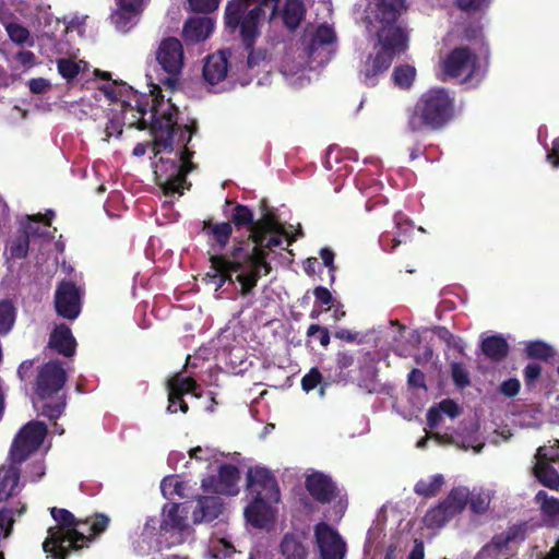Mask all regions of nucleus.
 I'll list each match as a JSON object with an SVG mask.
<instances>
[{
	"mask_svg": "<svg viewBox=\"0 0 559 559\" xmlns=\"http://www.w3.org/2000/svg\"><path fill=\"white\" fill-rule=\"evenodd\" d=\"M250 240L235 239L231 249L225 253H214L210 255L211 267L214 270L213 280L216 289L221 288L226 282L240 284L241 296L250 295L262 275L266 276L272 271L267 262V250H273L282 245V238L273 235L258 248L257 243L250 247Z\"/></svg>",
	"mask_w": 559,
	"mask_h": 559,
	"instance_id": "obj_1",
	"label": "nucleus"
},
{
	"mask_svg": "<svg viewBox=\"0 0 559 559\" xmlns=\"http://www.w3.org/2000/svg\"><path fill=\"white\" fill-rule=\"evenodd\" d=\"M405 8V0H377L376 19L382 24L377 32L380 49L369 55L360 70V78L368 87L378 84V76L384 73L394 58L407 49V34L396 25Z\"/></svg>",
	"mask_w": 559,
	"mask_h": 559,
	"instance_id": "obj_2",
	"label": "nucleus"
},
{
	"mask_svg": "<svg viewBox=\"0 0 559 559\" xmlns=\"http://www.w3.org/2000/svg\"><path fill=\"white\" fill-rule=\"evenodd\" d=\"M50 514L57 524L48 528L43 549L53 559H68L72 552L87 547L93 538L107 530L110 521L103 513L76 519L69 510L57 507L50 508Z\"/></svg>",
	"mask_w": 559,
	"mask_h": 559,
	"instance_id": "obj_3",
	"label": "nucleus"
},
{
	"mask_svg": "<svg viewBox=\"0 0 559 559\" xmlns=\"http://www.w3.org/2000/svg\"><path fill=\"white\" fill-rule=\"evenodd\" d=\"M455 117V98L444 87L424 92L407 112L406 128L412 133L439 132Z\"/></svg>",
	"mask_w": 559,
	"mask_h": 559,
	"instance_id": "obj_4",
	"label": "nucleus"
},
{
	"mask_svg": "<svg viewBox=\"0 0 559 559\" xmlns=\"http://www.w3.org/2000/svg\"><path fill=\"white\" fill-rule=\"evenodd\" d=\"M67 380L68 374L58 360H50L38 368L32 396L38 416L56 421L63 415L68 403Z\"/></svg>",
	"mask_w": 559,
	"mask_h": 559,
	"instance_id": "obj_5",
	"label": "nucleus"
},
{
	"mask_svg": "<svg viewBox=\"0 0 559 559\" xmlns=\"http://www.w3.org/2000/svg\"><path fill=\"white\" fill-rule=\"evenodd\" d=\"M151 134L155 153L162 151L174 152L175 146H181V151L189 147V143L198 132V122L192 119L190 123L180 126L177 122L178 109L170 100L165 102L164 97L159 103L158 98L150 107Z\"/></svg>",
	"mask_w": 559,
	"mask_h": 559,
	"instance_id": "obj_6",
	"label": "nucleus"
},
{
	"mask_svg": "<svg viewBox=\"0 0 559 559\" xmlns=\"http://www.w3.org/2000/svg\"><path fill=\"white\" fill-rule=\"evenodd\" d=\"M265 17L261 5H254L250 9V0H230L228 1L224 22L230 33L238 32L245 49L248 51L247 66L252 69L265 58L262 50L254 51L253 47L261 34V22Z\"/></svg>",
	"mask_w": 559,
	"mask_h": 559,
	"instance_id": "obj_7",
	"label": "nucleus"
},
{
	"mask_svg": "<svg viewBox=\"0 0 559 559\" xmlns=\"http://www.w3.org/2000/svg\"><path fill=\"white\" fill-rule=\"evenodd\" d=\"M194 154L193 150L186 148L180 151L179 160L160 157L155 164V182L166 195L182 194L185 186L187 189L190 188L191 183L187 181V176L197 168L192 162Z\"/></svg>",
	"mask_w": 559,
	"mask_h": 559,
	"instance_id": "obj_8",
	"label": "nucleus"
},
{
	"mask_svg": "<svg viewBox=\"0 0 559 559\" xmlns=\"http://www.w3.org/2000/svg\"><path fill=\"white\" fill-rule=\"evenodd\" d=\"M117 83H108L102 87L104 94L111 102L120 104V116L123 120V123L129 128H136L138 130H151V122H148L144 117L147 114L148 106L151 107L154 104V99L158 98L162 100V91L159 86H154L151 91V95H136L133 94L134 105H132L131 100L120 99L116 92Z\"/></svg>",
	"mask_w": 559,
	"mask_h": 559,
	"instance_id": "obj_9",
	"label": "nucleus"
},
{
	"mask_svg": "<svg viewBox=\"0 0 559 559\" xmlns=\"http://www.w3.org/2000/svg\"><path fill=\"white\" fill-rule=\"evenodd\" d=\"M527 522H519L499 534H495L491 539L481 547L477 554V559H510L518 555L520 546L527 536Z\"/></svg>",
	"mask_w": 559,
	"mask_h": 559,
	"instance_id": "obj_10",
	"label": "nucleus"
},
{
	"mask_svg": "<svg viewBox=\"0 0 559 559\" xmlns=\"http://www.w3.org/2000/svg\"><path fill=\"white\" fill-rule=\"evenodd\" d=\"M155 58L166 73L160 79V84L174 91L178 86L185 61L181 41L173 36L163 38L155 51Z\"/></svg>",
	"mask_w": 559,
	"mask_h": 559,
	"instance_id": "obj_11",
	"label": "nucleus"
},
{
	"mask_svg": "<svg viewBox=\"0 0 559 559\" xmlns=\"http://www.w3.org/2000/svg\"><path fill=\"white\" fill-rule=\"evenodd\" d=\"M48 432L47 425L39 420L27 423L14 438L10 457L14 463H22L27 456L38 450Z\"/></svg>",
	"mask_w": 559,
	"mask_h": 559,
	"instance_id": "obj_12",
	"label": "nucleus"
},
{
	"mask_svg": "<svg viewBox=\"0 0 559 559\" xmlns=\"http://www.w3.org/2000/svg\"><path fill=\"white\" fill-rule=\"evenodd\" d=\"M467 504V489L453 488L438 506L427 511L424 523L428 528H440L454 515L461 513Z\"/></svg>",
	"mask_w": 559,
	"mask_h": 559,
	"instance_id": "obj_13",
	"label": "nucleus"
},
{
	"mask_svg": "<svg viewBox=\"0 0 559 559\" xmlns=\"http://www.w3.org/2000/svg\"><path fill=\"white\" fill-rule=\"evenodd\" d=\"M478 57L468 47H455L442 62L444 75L464 80L472 79L477 68Z\"/></svg>",
	"mask_w": 559,
	"mask_h": 559,
	"instance_id": "obj_14",
	"label": "nucleus"
},
{
	"mask_svg": "<svg viewBox=\"0 0 559 559\" xmlns=\"http://www.w3.org/2000/svg\"><path fill=\"white\" fill-rule=\"evenodd\" d=\"M314 538L321 559H344L347 552L346 542L341 534L325 522L314 526Z\"/></svg>",
	"mask_w": 559,
	"mask_h": 559,
	"instance_id": "obj_15",
	"label": "nucleus"
},
{
	"mask_svg": "<svg viewBox=\"0 0 559 559\" xmlns=\"http://www.w3.org/2000/svg\"><path fill=\"white\" fill-rule=\"evenodd\" d=\"M247 487L257 498H266L271 502H280L281 492L273 473L265 467H250L247 473Z\"/></svg>",
	"mask_w": 559,
	"mask_h": 559,
	"instance_id": "obj_16",
	"label": "nucleus"
},
{
	"mask_svg": "<svg viewBox=\"0 0 559 559\" xmlns=\"http://www.w3.org/2000/svg\"><path fill=\"white\" fill-rule=\"evenodd\" d=\"M55 309L58 316L74 320L81 312V296L78 286L71 281H61L55 292Z\"/></svg>",
	"mask_w": 559,
	"mask_h": 559,
	"instance_id": "obj_17",
	"label": "nucleus"
},
{
	"mask_svg": "<svg viewBox=\"0 0 559 559\" xmlns=\"http://www.w3.org/2000/svg\"><path fill=\"white\" fill-rule=\"evenodd\" d=\"M239 469L233 464H222L216 476L211 475L202 480V488L206 492L234 496L238 493Z\"/></svg>",
	"mask_w": 559,
	"mask_h": 559,
	"instance_id": "obj_18",
	"label": "nucleus"
},
{
	"mask_svg": "<svg viewBox=\"0 0 559 559\" xmlns=\"http://www.w3.org/2000/svg\"><path fill=\"white\" fill-rule=\"evenodd\" d=\"M305 488L310 497L320 504L331 503L340 493L333 479L322 472H313L307 475Z\"/></svg>",
	"mask_w": 559,
	"mask_h": 559,
	"instance_id": "obj_19",
	"label": "nucleus"
},
{
	"mask_svg": "<svg viewBox=\"0 0 559 559\" xmlns=\"http://www.w3.org/2000/svg\"><path fill=\"white\" fill-rule=\"evenodd\" d=\"M229 49L218 50L206 57L202 74L205 82L215 85L226 79L229 68Z\"/></svg>",
	"mask_w": 559,
	"mask_h": 559,
	"instance_id": "obj_20",
	"label": "nucleus"
},
{
	"mask_svg": "<svg viewBox=\"0 0 559 559\" xmlns=\"http://www.w3.org/2000/svg\"><path fill=\"white\" fill-rule=\"evenodd\" d=\"M394 229L395 231L385 230L379 238L381 248L386 252H393L413 231V224L401 213H395Z\"/></svg>",
	"mask_w": 559,
	"mask_h": 559,
	"instance_id": "obj_21",
	"label": "nucleus"
},
{
	"mask_svg": "<svg viewBox=\"0 0 559 559\" xmlns=\"http://www.w3.org/2000/svg\"><path fill=\"white\" fill-rule=\"evenodd\" d=\"M272 503L266 498L253 497V500L245 510L247 521L257 528L267 527L274 521Z\"/></svg>",
	"mask_w": 559,
	"mask_h": 559,
	"instance_id": "obj_22",
	"label": "nucleus"
},
{
	"mask_svg": "<svg viewBox=\"0 0 559 559\" xmlns=\"http://www.w3.org/2000/svg\"><path fill=\"white\" fill-rule=\"evenodd\" d=\"M202 231L207 236V242L214 251H222L228 245L233 225L230 222L215 223L212 219L203 222Z\"/></svg>",
	"mask_w": 559,
	"mask_h": 559,
	"instance_id": "obj_23",
	"label": "nucleus"
},
{
	"mask_svg": "<svg viewBox=\"0 0 559 559\" xmlns=\"http://www.w3.org/2000/svg\"><path fill=\"white\" fill-rule=\"evenodd\" d=\"M200 385L191 377H182L180 374L174 376L167 381L168 391V406L167 412L175 414L177 413L176 400L180 396H185L188 393L197 395V390Z\"/></svg>",
	"mask_w": 559,
	"mask_h": 559,
	"instance_id": "obj_24",
	"label": "nucleus"
},
{
	"mask_svg": "<svg viewBox=\"0 0 559 559\" xmlns=\"http://www.w3.org/2000/svg\"><path fill=\"white\" fill-rule=\"evenodd\" d=\"M48 347L59 355L72 357L76 350V341L71 329L64 323L57 325L50 333Z\"/></svg>",
	"mask_w": 559,
	"mask_h": 559,
	"instance_id": "obj_25",
	"label": "nucleus"
},
{
	"mask_svg": "<svg viewBox=\"0 0 559 559\" xmlns=\"http://www.w3.org/2000/svg\"><path fill=\"white\" fill-rule=\"evenodd\" d=\"M213 29L212 19L207 16L192 17L185 23L182 35L187 41L199 43L205 40Z\"/></svg>",
	"mask_w": 559,
	"mask_h": 559,
	"instance_id": "obj_26",
	"label": "nucleus"
},
{
	"mask_svg": "<svg viewBox=\"0 0 559 559\" xmlns=\"http://www.w3.org/2000/svg\"><path fill=\"white\" fill-rule=\"evenodd\" d=\"M307 8L304 0H285L282 9V20L285 28L295 33L306 19Z\"/></svg>",
	"mask_w": 559,
	"mask_h": 559,
	"instance_id": "obj_27",
	"label": "nucleus"
},
{
	"mask_svg": "<svg viewBox=\"0 0 559 559\" xmlns=\"http://www.w3.org/2000/svg\"><path fill=\"white\" fill-rule=\"evenodd\" d=\"M278 233H282V226L278 223L277 216L273 212L266 211L260 219L255 221V228L249 234L248 240L257 243L258 248H260L267 234Z\"/></svg>",
	"mask_w": 559,
	"mask_h": 559,
	"instance_id": "obj_28",
	"label": "nucleus"
},
{
	"mask_svg": "<svg viewBox=\"0 0 559 559\" xmlns=\"http://www.w3.org/2000/svg\"><path fill=\"white\" fill-rule=\"evenodd\" d=\"M223 511V501L215 496H200L198 507L193 511L194 522H212L217 519Z\"/></svg>",
	"mask_w": 559,
	"mask_h": 559,
	"instance_id": "obj_29",
	"label": "nucleus"
},
{
	"mask_svg": "<svg viewBox=\"0 0 559 559\" xmlns=\"http://www.w3.org/2000/svg\"><path fill=\"white\" fill-rule=\"evenodd\" d=\"M509 344L502 335H491L483 340L481 352L492 361H502L509 354Z\"/></svg>",
	"mask_w": 559,
	"mask_h": 559,
	"instance_id": "obj_30",
	"label": "nucleus"
},
{
	"mask_svg": "<svg viewBox=\"0 0 559 559\" xmlns=\"http://www.w3.org/2000/svg\"><path fill=\"white\" fill-rule=\"evenodd\" d=\"M20 481V468L10 465L0 471V502L8 500L17 493Z\"/></svg>",
	"mask_w": 559,
	"mask_h": 559,
	"instance_id": "obj_31",
	"label": "nucleus"
},
{
	"mask_svg": "<svg viewBox=\"0 0 559 559\" xmlns=\"http://www.w3.org/2000/svg\"><path fill=\"white\" fill-rule=\"evenodd\" d=\"M179 508L180 506L178 503L170 506L165 519L160 523V530L163 532H178L183 534L189 531L190 527L187 523V518L179 514Z\"/></svg>",
	"mask_w": 559,
	"mask_h": 559,
	"instance_id": "obj_32",
	"label": "nucleus"
},
{
	"mask_svg": "<svg viewBox=\"0 0 559 559\" xmlns=\"http://www.w3.org/2000/svg\"><path fill=\"white\" fill-rule=\"evenodd\" d=\"M280 548L285 559H306L308 555L302 542L295 534H285Z\"/></svg>",
	"mask_w": 559,
	"mask_h": 559,
	"instance_id": "obj_33",
	"label": "nucleus"
},
{
	"mask_svg": "<svg viewBox=\"0 0 559 559\" xmlns=\"http://www.w3.org/2000/svg\"><path fill=\"white\" fill-rule=\"evenodd\" d=\"M141 12L136 9L127 11L123 9V4H117V10L111 14L110 20L119 32L126 33L133 27L135 19Z\"/></svg>",
	"mask_w": 559,
	"mask_h": 559,
	"instance_id": "obj_34",
	"label": "nucleus"
},
{
	"mask_svg": "<svg viewBox=\"0 0 559 559\" xmlns=\"http://www.w3.org/2000/svg\"><path fill=\"white\" fill-rule=\"evenodd\" d=\"M36 230L29 225L22 233H20L10 243L8 250L12 259H24L29 250V234H35Z\"/></svg>",
	"mask_w": 559,
	"mask_h": 559,
	"instance_id": "obj_35",
	"label": "nucleus"
},
{
	"mask_svg": "<svg viewBox=\"0 0 559 559\" xmlns=\"http://www.w3.org/2000/svg\"><path fill=\"white\" fill-rule=\"evenodd\" d=\"M230 223L237 229L247 228L249 234L255 228V219L251 209L243 204H236L230 216Z\"/></svg>",
	"mask_w": 559,
	"mask_h": 559,
	"instance_id": "obj_36",
	"label": "nucleus"
},
{
	"mask_svg": "<svg viewBox=\"0 0 559 559\" xmlns=\"http://www.w3.org/2000/svg\"><path fill=\"white\" fill-rule=\"evenodd\" d=\"M444 484V478L441 474H437L431 476L429 479H420L414 486V491L416 495L424 498H432L436 497L441 487Z\"/></svg>",
	"mask_w": 559,
	"mask_h": 559,
	"instance_id": "obj_37",
	"label": "nucleus"
},
{
	"mask_svg": "<svg viewBox=\"0 0 559 559\" xmlns=\"http://www.w3.org/2000/svg\"><path fill=\"white\" fill-rule=\"evenodd\" d=\"M535 475L537 479L550 489L559 488V475L556 469L547 462L539 460L535 467Z\"/></svg>",
	"mask_w": 559,
	"mask_h": 559,
	"instance_id": "obj_38",
	"label": "nucleus"
},
{
	"mask_svg": "<svg viewBox=\"0 0 559 559\" xmlns=\"http://www.w3.org/2000/svg\"><path fill=\"white\" fill-rule=\"evenodd\" d=\"M416 69L411 64H402L394 68L392 80L401 90H409L416 79Z\"/></svg>",
	"mask_w": 559,
	"mask_h": 559,
	"instance_id": "obj_39",
	"label": "nucleus"
},
{
	"mask_svg": "<svg viewBox=\"0 0 559 559\" xmlns=\"http://www.w3.org/2000/svg\"><path fill=\"white\" fill-rule=\"evenodd\" d=\"M336 40V35L332 26L322 24L316 29L309 49L312 53L316 49L333 44Z\"/></svg>",
	"mask_w": 559,
	"mask_h": 559,
	"instance_id": "obj_40",
	"label": "nucleus"
},
{
	"mask_svg": "<svg viewBox=\"0 0 559 559\" xmlns=\"http://www.w3.org/2000/svg\"><path fill=\"white\" fill-rule=\"evenodd\" d=\"M16 309L11 300L0 301V335H7L15 322Z\"/></svg>",
	"mask_w": 559,
	"mask_h": 559,
	"instance_id": "obj_41",
	"label": "nucleus"
},
{
	"mask_svg": "<svg viewBox=\"0 0 559 559\" xmlns=\"http://www.w3.org/2000/svg\"><path fill=\"white\" fill-rule=\"evenodd\" d=\"M536 501L540 503L544 515L551 520H559V499L549 497L546 491L540 490L536 493Z\"/></svg>",
	"mask_w": 559,
	"mask_h": 559,
	"instance_id": "obj_42",
	"label": "nucleus"
},
{
	"mask_svg": "<svg viewBox=\"0 0 559 559\" xmlns=\"http://www.w3.org/2000/svg\"><path fill=\"white\" fill-rule=\"evenodd\" d=\"M525 353L530 358L544 361L549 360L555 355L552 347L543 341H532L527 343Z\"/></svg>",
	"mask_w": 559,
	"mask_h": 559,
	"instance_id": "obj_43",
	"label": "nucleus"
},
{
	"mask_svg": "<svg viewBox=\"0 0 559 559\" xmlns=\"http://www.w3.org/2000/svg\"><path fill=\"white\" fill-rule=\"evenodd\" d=\"M323 378L318 368L313 367L310 369L308 373H306L301 379V388L305 392H310L320 385V395L324 396V390L328 386V383L322 382Z\"/></svg>",
	"mask_w": 559,
	"mask_h": 559,
	"instance_id": "obj_44",
	"label": "nucleus"
},
{
	"mask_svg": "<svg viewBox=\"0 0 559 559\" xmlns=\"http://www.w3.org/2000/svg\"><path fill=\"white\" fill-rule=\"evenodd\" d=\"M450 369L453 383L456 388L464 389L471 385L469 373L461 362H451Z\"/></svg>",
	"mask_w": 559,
	"mask_h": 559,
	"instance_id": "obj_45",
	"label": "nucleus"
},
{
	"mask_svg": "<svg viewBox=\"0 0 559 559\" xmlns=\"http://www.w3.org/2000/svg\"><path fill=\"white\" fill-rule=\"evenodd\" d=\"M14 524V512L9 508L0 510V539L10 536ZM0 559H4V554L0 551Z\"/></svg>",
	"mask_w": 559,
	"mask_h": 559,
	"instance_id": "obj_46",
	"label": "nucleus"
},
{
	"mask_svg": "<svg viewBox=\"0 0 559 559\" xmlns=\"http://www.w3.org/2000/svg\"><path fill=\"white\" fill-rule=\"evenodd\" d=\"M4 29L9 38L17 45H24L31 36L29 31L25 26L14 21L8 24Z\"/></svg>",
	"mask_w": 559,
	"mask_h": 559,
	"instance_id": "obj_47",
	"label": "nucleus"
},
{
	"mask_svg": "<svg viewBox=\"0 0 559 559\" xmlns=\"http://www.w3.org/2000/svg\"><path fill=\"white\" fill-rule=\"evenodd\" d=\"M467 503L475 514H484L489 508L490 498L483 493H472L469 496L467 492Z\"/></svg>",
	"mask_w": 559,
	"mask_h": 559,
	"instance_id": "obj_48",
	"label": "nucleus"
},
{
	"mask_svg": "<svg viewBox=\"0 0 559 559\" xmlns=\"http://www.w3.org/2000/svg\"><path fill=\"white\" fill-rule=\"evenodd\" d=\"M59 74L67 80H73L80 73L79 64L72 59L62 58L57 61Z\"/></svg>",
	"mask_w": 559,
	"mask_h": 559,
	"instance_id": "obj_49",
	"label": "nucleus"
},
{
	"mask_svg": "<svg viewBox=\"0 0 559 559\" xmlns=\"http://www.w3.org/2000/svg\"><path fill=\"white\" fill-rule=\"evenodd\" d=\"M191 11L198 13H212L218 5L219 0H188Z\"/></svg>",
	"mask_w": 559,
	"mask_h": 559,
	"instance_id": "obj_50",
	"label": "nucleus"
},
{
	"mask_svg": "<svg viewBox=\"0 0 559 559\" xmlns=\"http://www.w3.org/2000/svg\"><path fill=\"white\" fill-rule=\"evenodd\" d=\"M542 374V367L539 364L531 362L523 370L524 382L526 386L534 388L536 381Z\"/></svg>",
	"mask_w": 559,
	"mask_h": 559,
	"instance_id": "obj_51",
	"label": "nucleus"
},
{
	"mask_svg": "<svg viewBox=\"0 0 559 559\" xmlns=\"http://www.w3.org/2000/svg\"><path fill=\"white\" fill-rule=\"evenodd\" d=\"M124 126L120 115H115L109 119L105 127V133L107 140L111 136L119 138L122 134V127Z\"/></svg>",
	"mask_w": 559,
	"mask_h": 559,
	"instance_id": "obj_52",
	"label": "nucleus"
},
{
	"mask_svg": "<svg viewBox=\"0 0 559 559\" xmlns=\"http://www.w3.org/2000/svg\"><path fill=\"white\" fill-rule=\"evenodd\" d=\"M319 334V342L323 347H326L330 344V333L329 330L319 324H311L307 330V336L313 337Z\"/></svg>",
	"mask_w": 559,
	"mask_h": 559,
	"instance_id": "obj_53",
	"label": "nucleus"
},
{
	"mask_svg": "<svg viewBox=\"0 0 559 559\" xmlns=\"http://www.w3.org/2000/svg\"><path fill=\"white\" fill-rule=\"evenodd\" d=\"M521 389V383L516 378H510L500 384L499 391L507 397H514Z\"/></svg>",
	"mask_w": 559,
	"mask_h": 559,
	"instance_id": "obj_54",
	"label": "nucleus"
},
{
	"mask_svg": "<svg viewBox=\"0 0 559 559\" xmlns=\"http://www.w3.org/2000/svg\"><path fill=\"white\" fill-rule=\"evenodd\" d=\"M489 0H456V5L464 12L479 11Z\"/></svg>",
	"mask_w": 559,
	"mask_h": 559,
	"instance_id": "obj_55",
	"label": "nucleus"
},
{
	"mask_svg": "<svg viewBox=\"0 0 559 559\" xmlns=\"http://www.w3.org/2000/svg\"><path fill=\"white\" fill-rule=\"evenodd\" d=\"M35 359L22 361L17 368V377L21 381H27L33 377Z\"/></svg>",
	"mask_w": 559,
	"mask_h": 559,
	"instance_id": "obj_56",
	"label": "nucleus"
},
{
	"mask_svg": "<svg viewBox=\"0 0 559 559\" xmlns=\"http://www.w3.org/2000/svg\"><path fill=\"white\" fill-rule=\"evenodd\" d=\"M439 409L441 413L447 414L451 418L457 417L461 413L459 405L450 399L441 401L439 403Z\"/></svg>",
	"mask_w": 559,
	"mask_h": 559,
	"instance_id": "obj_57",
	"label": "nucleus"
},
{
	"mask_svg": "<svg viewBox=\"0 0 559 559\" xmlns=\"http://www.w3.org/2000/svg\"><path fill=\"white\" fill-rule=\"evenodd\" d=\"M335 361L337 369L344 370L354 366L355 357L349 352H338Z\"/></svg>",
	"mask_w": 559,
	"mask_h": 559,
	"instance_id": "obj_58",
	"label": "nucleus"
},
{
	"mask_svg": "<svg viewBox=\"0 0 559 559\" xmlns=\"http://www.w3.org/2000/svg\"><path fill=\"white\" fill-rule=\"evenodd\" d=\"M407 383L412 388H425V374L421 370L414 368L407 376Z\"/></svg>",
	"mask_w": 559,
	"mask_h": 559,
	"instance_id": "obj_59",
	"label": "nucleus"
},
{
	"mask_svg": "<svg viewBox=\"0 0 559 559\" xmlns=\"http://www.w3.org/2000/svg\"><path fill=\"white\" fill-rule=\"evenodd\" d=\"M28 87L33 94H43L49 90L50 84L44 78H36L28 81Z\"/></svg>",
	"mask_w": 559,
	"mask_h": 559,
	"instance_id": "obj_60",
	"label": "nucleus"
},
{
	"mask_svg": "<svg viewBox=\"0 0 559 559\" xmlns=\"http://www.w3.org/2000/svg\"><path fill=\"white\" fill-rule=\"evenodd\" d=\"M16 19L15 14L9 8V5L0 0V23L5 27Z\"/></svg>",
	"mask_w": 559,
	"mask_h": 559,
	"instance_id": "obj_61",
	"label": "nucleus"
},
{
	"mask_svg": "<svg viewBox=\"0 0 559 559\" xmlns=\"http://www.w3.org/2000/svg\"><path fill=\"white\" fill-rule=\"evenodd\" d=\"M313 295L316 300L321 302L322 305H331L333 301L332 294L330 290L323 286H318L313 290Z\"/></svg>",
	"mask_w": 559,
	"mask_h": 559,
	"instance_id": "obj_62",
	"label": "nucleus"
},
{
	"mask_svg": "<svg viewBox=\"0 0 559 559\" xmlns=\"http://www.w3.org/2000/svg\"><path fill=\"white\" fill-rule=\"evenodd\" d=\"M334 257L335 254L330 248H322L320 250V258L323 261V265L329 269L330 273L335 271Z\"/></svg>",
	"mask_w": 559,
	"mask_h": 559,
	"instance_id": "obj_63",
	"label": "nucleus"
},
{
	"mask_svg": "<svg viewBox=\"0 0 559 559\" xmlns=\"http://www.w3.org/2000/svg\"><path fill=\"white\" fill-rule=\"evenodd\" d=\"M547 159L554 167H559V138L552 142V147L551 151L547 154Z\"/></svg>",
	"mask_w": 559,
	"mask_h": 559,
	"instance_id": "obj_64",
	"label": "nucleus"
}]
</instances>
